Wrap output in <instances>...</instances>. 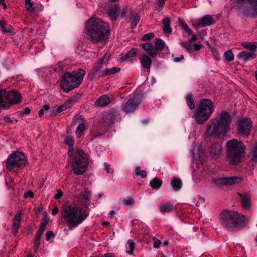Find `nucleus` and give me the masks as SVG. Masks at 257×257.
Instances as JSON below:
<instances>
[{"label":"nucleus","mask_w":257,"mask_h":257,"mask_svg":"<svg viewBox=\"0 0 257 257\" xmlns=\"http://www.w3.org/2000/svg\"><path fill=\"white\" fill-rule=\"evenodd\" d=\"M110 31L109 24L95 16L91 17L86 21V39L93 44L105 42Z\"/></svg>","instance_id":"obj_1"},{"label":"nucleus","mask_w":257,"mask_h":257,"mask_svg":"<svg viewBox=\"0 0 257 257\" xmlns=\"http://www.w3.org/2000/svg\"><path fill=\"white\" fill-rule=\"evenodd\" d=\"M61 215L69 229L71 230L84 221L89 214L85 210L77 205H69L63 207Z\"/></svg>","instance_id":"obj_2"},{"label":"nucleus","mask_w":257,"mask_h":257,"mask_svg":"<svg viewBox=\"0 0 257 257\" xmlns=\"http://www.w3.org/2000/svg\"><path fill=\"white\" fill-rule=\"evenodd\" d=\"M231 119L228 112L221 111L219 117L212 120L211 125H207L206 135L211 137L224 136L230 128Z\"/></svg>","instance_id":"obj_3"},{"label":"nucleus","mask_w":257,"mask_h":257,"mask_svg":"<svg viewBox=\"0 0 257 257\" xmlns=\"http://www.w3.org/2000/svg\"><path fill=\"white\" fill-rule=\"evenodd\" d=\"M246 217L236 211L224 210L220 215L221 225L227 230L235 231L245 225Z\"/></svg>","instance_id":"obj_4"},{"label":"nucleus","mask_w":257,"mask_h":257,"mask_svg":"<svg viewBox=\"0 0 257 257\" xmlns=\"http://www.w3.org/2000/svg\"><path fill=\"white\" fill-rule=\"evenodd\" d=\"M86 71L83 69H78L72 72H66L61 81V87L64 92H69L78 87L83 81Z\"/></svg>","instance_id":"obj_5"},{"label":"nucleus","mask_w":257,"mask_h":257,"mask_svg":"<svg viewBox=\"0 0 257 257\" xmlns=\"http://www.w3.org/2000/svg\"><path fill=\"white\" fill-rule=\"evenodd\" d=\"M226 148L227 160L231 164H237L244 156L245 145L242 142L232 139L226 143Z\"/></svg>","instance_id":"obj_6"},{"label":"nucleus","mask_w":257,"mask_h":257,"mask_svg":"<svg viewBox=\"0 0 257 257\" xmlns=\"http://www.w3.org/2000/svg\"><path fill=\"white\" fill-rule=\"evenodd\" d=\"M214 108V104L210 99H201L198 107L193 111V118L196 123L202 124L206 122L211 115Z\"/></svg>","instance_id":"obj_7"},{"label":"nucleus","mask_w":257,"mask_h":257,"mask_svg":"<svg viewBox=\"0 0 257 257\" xmlns=\"http://www.w3.org/2000/svg\"><path fill=\"white\" fill-rule=\"evenodd\" d=\"M27 164L26 155L21 152L16 151L9 155L6 161V168L10 172H16L24 168Z\"/></svg>","instance_id":"obj_8"},{"label":"nucleus","mask_w":257,"mask_h":257,"mask_svg":"<svg viewBox=\"0 0 257 257\" xmlns=\"http://www.w3.org/2000/svg\"><path fill=\"white\" fill-rule=\"evenodd\" d=\"M72 167L74 173L77 175L83 174L88 165V159L86 154L81 149H77L73 158Z\"/></svg>","instance_id":"obj_9"},{"label":"nucleus","mask_w":257,"mask_h":257,"mask_svg":"<svg viewBox=\"0 0 257 257\" xmlns=\"http://www.w3.org/2000/svg\"><path fill=\"white\" fill-rule=\"evenodd\" d=\"M237 7L244 15L253 17L257 15V0H237Z\"/></svg>","instance_id":"obj_10"},{"label":"nucleus","mask_w":257,"mask_h":257,"mask_svg":"<svg viewBox=\"0 0 257 257\" xmlns=\"http://www.w3.org/2000/svg\"><path fill=\"white\" fill-rule=\"evenodd\" d=\"M252 127V122L250 119H240L237 123V132L241 136L248 137L250 134Z\"/></svg>","instance_id":"obj_11"},{"label":"nucleus","mask_w":257,"mask_h":257,"mask_svg":"<svg viewBox=\"0 0 257 257\" xmlns=\"http://www.w3.org/2000/svg\"><path fill=\"white\" fill-rule=\"evenodd\" d=\"M142 101V96L136 94L122 105V109L126 113H132L138 108Z\"/></svg>","instance_id":"obj_12"},{"label":"nucleus","mask_w":257,"mask_h":257,"mask_svg":"<svg viewBox=\"0 0 257 257\" xmlns=\"http://www.w3.org/2000/svg\"><path fill=\"white\" fill-rule=\"evenodd\" d=\"M214 184L219 187L223 186H231L240 183L242 179L241 177L233 176L231 177H216L213 178Z\"/></svg>","instance_id":"obj_13"},{"label":"nucleus","mask_w":257,"mask_h":257,"mask_svg":"<svg viewBox=\"0 0 257 257\" xmlns=\"http://www.w3.org/2000/svg\"><path fill=\"white\" fill-rule=\"evenodd\" d=\"M5 99L9 108L11 105L19 103L21 101V96L17 91L14 89L8 92L6 91Z\"/></svg>","instance_id":"obj_14"},{"label":"nucleus","mask_w":257,"mask_h":257,"mask_svg":"<svg viewBox=\"0 0 257 257\" xmlns=\"http://www.w3.org/2000/svg\"><path fill=\"white\" fill-rule=\"evenodd\" d=\"M215 21L211 15H207L195 21L194 25L197 27H206L213 25Z\"/></svg>","instance_id":"obj_15"},{"label":"nucleus","mask_w":257,"mask_h":257,"mask_svg":"<svg viewBox=\"0 0 257 257\" xmlns=\"http://www.w3.org/2000/svg\"><path fill=\"white\" fill-rule=\"evenodd\" d=\"M104 64V63L99 60L94 64L93 68L89 73L91 80L94 79L96 78L101 77V70L102 68L103 65Z\"/></svg>","instance_id":"obj_16"},{"label":"nucleus","mask_w":257,"mask_h":257,"mask_svg":"<svg viewBox=\"0 0 257 257\" xmlns=\"http://www.w3.org/2000/svg\"><path fill=\"white\" fill-rule=\"evenodd\" d=\"M22 210H19L13 219L11 233L13 235H16L18 232L21 225V220L22 218Z\"/></svg>","instance_id":"obj_17"},{"label":"nucleus","mask_w":257,"mask_h":257,"mask_svg":"<svg viewBox=\"0 0 257 257\" xmlns=\"http://www.w3.org/2000/svg\"><path fill=\"white\" fill-rule=\"evenodd\" d=\"M119 6L115 4L109 6L107 10L106 13L112 21H115L119 16Z\"/></svg>","instance_id":"obj_18"},{"label":"nucleus","mask_w":257,"mask_h":257,"mask_svg":"<svg viewBox=\"0 0 257 257\" xmlns=\"http://www.w3.org/2000/svg\"><path fill=\"white\" fill-rule=\"evenodd\" d=\"M76 101L74 99H71L67 100L63 104L58 106L55 110H53L51 112V116H56L57 114L66 110L67 109L70 108L72 106Z\"/></svg>","instance_id":"obj_19"},{"label":"nucleus","mask_w":257,"mask_h":257,"mask_svg":"<svg viewBox=\"0 0 257 257\" xmlns=\"http://www.w3.org/2000/svg\"><path fill=\"white\" fill-rule=\"evenodd\" d=\"M160 212L163 214L168 213L176 210V207L171 202L162 203L159 206Z\"/></svg>","instance_id":"obj_20"},{"label":"nucleus","mask_w":257,"mask_h":257,"mask_svg":"<svg viewBox=\"0 0 257 257\" xmlns=\"http://www.w3.org/2000/svg\"><path fill=\"white\" fill-rule=\"evenodd\" d=\"M75 123H79L76 130V135L77 138H80L82 136L83 131L86 128L85 119L83 116H79L76 119Z\"/></svg>","instance_id":"obj_21"},{"label":"nucleus","mask_w":257,"mask_h":257,"mask_svg":"<svg viewBox=\"0 0 257 257\" xmlns=\"http://www.w3.org/2000/svg\"><path fill=\"white\" fill-rule=\"evenodd\" d=\"M256 55L253 52H247L245 51H242L237 55V58L244 61H248L253 60L256 58Z\"/></svg>","instance_id":"obj_22"},{"label":"nucleus","mask_w":257,"mask_h":257,"mask_svg":"<svg viewBox=\"0 0 257 257\" xmlns=\"http://www.w3.org/2000/svg\"><path fill=\"white\" fill-rule=\"evenodd\" d=\"M143 49L146 51L148 55L154 58L156 56V53L154 49V46L151 43L147 42L141 45Z\"/></svg>","instance_id":"obj_23"},{"label":"nucleus","mask_w":257,"mask_h":257,"mask_svg":"<svg viewBox=\"0 0 257 257\" xmlns=\"http://www.w3.org/2000/svg\"><path fill=\"white\" fill-rule=\"evenodd\" d=\"M140 61L143 68L150 69L152 65V60L149 55L143 54L140 58Z\"/></svg>","instance_id":"obj_24"},{"label":"nucleus","mask_w":257,"mask_h":257,"mask_svg":"<svg viewBox=\"0 0 257 257\" xmlns=\"http://www.w3.org/2000/svg\"><path fill=\"white\" fill-rule=\"evenodd\" d=\"M237 194L241 198V202L242 207L244 209H248L250 207V199L248 195L238 193Z\"/></svg>","instance_id":"obj_25"},{"label":"nucleus","mask_w":257,"mask_h":257,"mask_svg":"<svg viewBox=\"0 0 257 257\" xmlns=\"http://www.w3.org/2000/svg\"><path fill=\"white\" fill-rule=\"evenodd\" d=\"M222 152L221 145L219 143H214L210 148V153L212 156L219 155Z\"/></svg>","instance_id":"obj_26"},{"label":"nucleus","mask_w":257,"mask_h":257,"mask_svg":"<svg viewBox=\"0 0 257 257\" xmlns=\"http://www.w3.org/2000/svg\"><path fill=\"white\" fill-rule=\"evenodd\" d=\"M110 102V98L107 95L101 96L96 101V103L99 106L104 107L108 105Z\"/></svg>","instance_id":"obj_27"},{"label":"nucleus","mask_w":257,"mask_h":257,"mask_svg":"<svg viewBox=\"0 0 257 257\" xmlns=\"http://www.w3.org/2000/svg\"><path fill=\"white\" fill-rule=\"evenodd\" d=\"M163 27L162 29L163 32L165 33H171L172 32V28L171 27V21L169 17H165L162 20Z\"/></svg>","instance_id":"obj_28"},{"label":"nucleus","mask_w":257,"mask_h":257,"mask_svg":"<svg viewBox=\"0 0 257 257\" xmlns=\"http://www.w3.org/2000/svg\"><path fill=\"white\" fill-rule=\"evenodd\" d=\"M140 21V16L136 12H132L129 22L131 23V28H135Z\"/></svg>","instance_id":"obj_29"},{"label":"nucleus","mask_w":257,"mask_h":257,"mask_svg":"<svg viewBox=\"0 0 257 257\" xmlns=\"http://www.w3.org/2000/svg\"><path fill=\"white\" fill-rule=\"evenodd\" d=\"M119 67H113L111 68L105 69L101 73V77H104L106 76L114 74L119 72L120 71Z\"/></svg>","instance_id":"obj_30"},{"label":"nucleus","mask_w":257,"mask_h":257,"mask_svg":"<svg viewBox=\"0 0 257 257\" xmlns=\"http://www.w3.org/2000/svg\"><path fill=\"white\" fill-rule=\"evenodd\" d=\"M171 185L175 191H178L182 188V183L180 178L174 177L171 181Z\"/></svg>","instance_id":"obj_31"},{"label":"nucleus","mask_w":257,"mask_h":257,"mask_svg":"<svg viewBox=\"0 0 257 257\" xmlns=\"http://www.w3.org/2000/svg\"><path fill=\"white\" fill-rule=\"evenodd\" d=\"M165 42L164 41L160 39L157 38L155 41V45L154 46V49L156 51V54H157L158 51H161L165 47Z\"/></svg>","instance_id":"obj_32"},{"label":"nucleus","mask_w":257,"mask_h":257,"mask_svg":"<svg viewBox=\"0 0 257 257\" xmlns=\"http://www.w3.org/2000/svg\"><path fill=\"white\" fill-rule=\"evenodd\" d=\"M162 181L157 177L154 178L150 182V185L153 189L158 190L162 185Z\"/></svg>","instance_id":"obj_33"},{"label":"nucleus","mask_w":257,"mask_h":257,"mask_svg":"<svg viewBox=\"0 0 257 257\" xmlns=\"http://www.w3.org/2000/svg\"><path fill=\"white\" fill-rule=\"evenodd\" d=\"M6 90H0V107L4 109L9 108V104L5 100Z\"/></svg>","instance_id":"obj_34"},{"label":"nucleus","mask_w":257,"mask_h":257,"mask_svg":"<svg viewBox=\"0 0 257 257\" xmlns=\"http://www.w3.org/2000/svg\"><path fill=\"white\" fill-rule=\"evenodd\" d=\"M137 53V49L135 48H132L125 55L121 57V61L124 62L129 58H133Z\"/></svg>","instance_id":"obj_35"},{"label":"nucleus","mask_w":257,"mask_h":257,"mask_svg":"<svg viewBox=\"0 0 257 257\" xmlns=\"http://www.w3.org/2000/svg\"><path fill=\"white\" fill-rule=\"evenodd\" d=\"M178 22L179 25L181 27V29L184 30L188 34H191L192 33V31L189 28L187 24L184 22V21L181 18H178Z\"/></svg>","instance_id":"obj_36"},{"label":"nucleus","mask_w":257,"mask_h":257,"mask_svg":"<svg viewBox=\"0 0 257 257\" xmlns=\"http://www.w3.org/2000/svg\"><path fill=\"white\" fill-rule=\"evenodd\" d=\"M186 103L190 109H193L195 108V103L193 100V95L192 94H188L186 97Z\"/></svg>","instance_id":"obj_37"},{"label":"nucleus","mask_w":257,"mask_h":257,"mask_svg":"<svg viewBox=\"0 0 257 257\" xmlns=\"http://www.w3.org/2000/svg\"><path fill=\"white\" fill-rule=\"evenodd\" d=\"M25 5L27 11L30 13L35 12L34 2H32L31 0H25Z\"/></svg>","instance_id":"obj_38"},{"label":"nucleus","mask_w":257,"mask_h":257,"mask_svg":"<svg viewBox=\"0 0 257 257\" xmlns=\"http://www.w3.org/2000/svg\"><path fill=\"white\" fill-rule=\"evenodd\" d=\"M242 46L247 49L249 50L251 52L255 51L256 49V46L254 44L251 43L250 42H244L242 44Z\"/></svg>","instance_id":"obj_39"},{"label":"nucleus","mask_w":257,"mask_h":257,"mask_svg":"<svg viewBox=\"0 0 257 257\" xmlns=\"http://www.w3.org/2000/svg\"><path fill=\"white\" fill-rule=\"evenodd\" d=\"M48 223V221L47 219L45 218H43V222L40 224L39 228L37 231V232L39 233L40 234H42V233L46 229V227Z\"/></svg>","instance_id":"obj_40"},{"label":"nucleus","mask_w":257,"mask_h":257,"mask_svg":"<svg viewBox=\"0 0 257 257\" xmlns=\"http://www.w3.org/2000/svg\"><path fill=\"white\" fill-rule=\"evenodd\" d=\"M42 234L38 233L36 232L35 234V239L34 240V251H36L37 250L39 245H40V238Z\"/></svg>","instance_id":"obj_41"},{"label":"nucleus","mask_w":257,"mask_h":257,"mask_svg":"<svg viewBox=\"0 0 257 257\" xmlns=\"http://www.w3.org/2000/svg\"><path fill=\"white\" fill-rule=\"evenodd\" d=\"M224 57L225 59L229 62L233 61L234 59V54L231 50H229L225 52Z\"/></svg>","instance_id":"obj_42"},{"label":"nucleus","mask_w":257,"mask_h":257,"mask_svg":"<svg viewBox=\"0 0 257 257\" xmlns=\"http://www.w3.org/2000/svg\"><path fill=\"white\" fill-rule=\"evenodd\" d=\"M140 167H137L135 169V174L136 176H140L142 178H145L147 177V172L145 170H141Z\"/></svg>","instance_id":"obj_43"},{"label":"nucleus","mask_w":257,"mask_h":257,"mask_svg":"<svg viewBox=\"0 0 257 257\" xmlns=\"http://www.w3.org/2000/svg\"><path fill=\"white\" fill-rule=\"evenodd\" d=\"M210 49H211V52L212 53V54H213V56L214 59L217 61L220 60V54H219L218 51L217 50V49L214 47H211Z\"/></svg>","instance_id":"obj_44"},{"label":"nucleus","mask_w":257,"mask_h":257,"mask_svg":"<svg viewBox=\"0 0 257 257\" xmlns=\"http://www.w3.org/2000/svg\"><path fill=\"white\" fill-rule=\"evenodd\" d=\"M251 153L253 156L252 158V161L257 162V142H255L253 147H252Z\"/></svg>","instance_id":"obj_45"},{"label":"nucleus","mask_w":257,"mask_h":257,"mask_svg":"<svg viewBox=\"0 0 257 257\" xmlns=\"http://www.w3.org/2000/svg\"><path fill=\"white\" fill-rule=\"evenodd\" d=\"M180 45L184 48L188 52H190L192 50L191 43L187 41L186 42H182L180 43Z\"/></svg>","instance_id":"obj_46"},{"label":"nucleus","mask_w":257,"mask_h":257,"mask_svg":"<svg viewBox=\"0 0 257 257\" xmlns=\"http://www.w3.org/2000/svg\"><path fill=\"white\" fill-rule=\"evenodd\" d=\"M65 143L70 147L71 148H73L74 144V141L73 137L70 136H67L65 139Z\"/></svg>","instance_id":"obj_47"},{"label":"nucleus","mask_w":257,"mask_h":257,"mask_svg":"<svg viewBox=\"0 0 257 257\" xmlns=\"http://www.w3.org/2000/svg\"><path fill=\"white\" fill-rule=\"evenodd\" d=\"M127 244L128 246V248L130 249L129 250H127L126 252L128 253L129 254H133V251L135 247V243L133 242V241L131 239L128 240L127 241Z\"/></svg>","instance_id":"obj_48"},{"label":"nucleus","mask_w":257,"mask_h":257,"mask_svg":"<svg viewBox=\"0 0 257 257\" xmlns=\"http://www.w3.org/2000/svg\"><path fill=\"white\" fill-rule=\"evenodd\" d=\"M165 1L166 0H157L155 2L156 9L159 11L162 10V8L165 5Z\"/></svg>","instance_id":"obj_49"},{"label":"nucleus","mask_w":257,"mask_h":257,"mask_svg":"<svg viewBox=\"0 0 257 257\" xmlns=\"http://www.w3.org/2000/svg\"><path fill=\"white\" fill-rule=\"evenodd\" d=\"M6 25V22L4 20H0V27L2 29V31L4 33H11L12 30L11 29H6L5 26Z\"/></svg>","instance_id":"obj_50"},{"label":"nucleus","mask_w":257,"mask_h":257,"mask_svg":"<svg viewBox=\"0 0 257 257\" xmlns=\"http://www.w3.org/2000/svg\"><path fill=\"white\" fill-rule=\"evenodd\" d=\"M154 34L153 33H148L144 35L142 37V40L144 41H148L153 38Z\"/></svg>","instance_id":"obj_51"},{"label":"nucleus","mask_w":257,"mask_h":257,"mask_svg":"<svg viewBox=\"0 0 257 257\" xmlns=\"http://www.w3.org/2000/svg\"><path fill=\"white\" fill-rule=\"evenodd\" d=\"M111 54L109 53H106L105 55L103 56V58L100 59L99 60L101 61L104 64L107 63L109 59L110 58Z\"/></svg>","instance_id":"obj_52"},{"label":"nucleus","mask_w":257,"mask_h":257,"mask_svg":"<svg viewBox=\"0 0 257 257\" xmlns=\"http://www.w3.org/2000/svg\"><path fill=\"white\" fill-rule=\"evenodd\" d=\"M153 247L155 248H159L161 244V242L158 239H157L155 237L153 238Z\"/></svg>","instance_id":"obj_53"},{"label":"nucleus","mask_w":257,"mask_h":257,"mask_svg":"<svg viewBox=\"0 0 257 257\" xmlns=\"http://www.w3.org/2000/svg\"><path fill=\"white\" fill-rule=\"evenodd\" d=\"M24 197L25 198H27L28 197L33 198L34 197V193L32 191L28 190L24 193Z\"/></svg>","instance_id":"obj_54"},{"label":"nucleus","mask_w":257,"mask_h":257,"mask_svg":"<svg viewBox=\"0 0 257 257\" xmlns=\"http://www.w3.org/2000/svg\"><path fill=\"white\" fill-rule=\"evenodd\" d=\"M55 234L52 231H49L46 233V239L49 241L51 238L54 237Z\"/></svg>","instance_id":"obj_55"},{"label":"nucleus","mask_w":257,"mask_h":257,"mask_svg":"<svg viewBox=\"0 0 257 257\" xmlns=\"http://www.w3.org/2000/svg\"><path fill=\"white\" fill-rule=\"evenodd\" d=\"M123 202L126 205H133L134 203V200H133V198H129L128 199H125L123 200Z\"/></svg>","instance_id":"obj_56"},{"label":"nucleus","mask_w":257,"mask_h":257,"mask_svg":"<svg viewBox=\"0 0 257 257\" xmlns=\"http://www.w3.org/2000/svg\"><path fill=\"white\" fill-rule=\"evenodd\" d=\"M62 196H63V192H62V191L60 189H59V190H57V193L55 195L54 198L55 199H59Z\"/></svg>","instance_id":"obj_57"},{"label":"nucleus","mask_w":257,"mask_h":257,"mask_svg":"<svg viewBox=\"0 0 257 257\" xmlns=\"http://www.w3.org/2000/svg\"><path fill=\"white\" fill-rule=\"evenodd\" d=\"M128 7L127 6H125L121 13V18H123L127 11Z\"/></svg>","instance_id":"obj_58"},{"label":"nucleus","mask_w":257,"mask_h":257,"mask_svg":"<svg viewBox=\"0 0 257 257\" xmlns=\"http://www.w3.org/2000/svg\"><path fill=\"white\" fill-rule=\"evenodd\" d=\"M194 49L196 51H199L202 47V45L197 43H195L193 45Z\"/></svg>","instance_id":"obj_59"},{"label":"nucleus","mask_w":257,"mask_h":257,"mask_svg":"<svg viewBox=\"0 0 257 257\" xmlns=\"http://www.w3.org/2000/svg\"><path fill=\"white\" fill-rule=\"evenodd\" d=\"M184 56L183 55H181V56L180 57H175L174 58V61L175 62H180V61L184 59Z\"/></svg>","instance_id":"obj_60"},{"label":"nucleus","mask_w":257,"mask_h":257,"mask_svg":"<svg viewBox=\"0 0 257 257\" xmlns=\"http://www.w3.org/2000/svg\"><path fill=\"white\" fill-rule=\"evenodd\" d=\"M58 211L59 210L57 207H54L52 210V214L53 215H56L58 213Z\"/></svg>","instance_id":"obj_61"},{"label":"nucleus","mask_w":257,"mask_h":257,"mask_svg":"<svg viewBox=\"0 0 257 257\" xmlns=\"http://www.w3.org/2000/svg\"><path fill=\"white\" fill-rule=\"evenodd\" d=\"M197 37L195 35H193L190 39H189L188 41H189L191 43L192 42H195L197 40Z\"/></svg>","instance_id":"obj_62"},{"label":"nucleus","mask_w":257,"mask_h":257,"mask_svg":"<svg viewBox=\"0 0 257 257\" xmlns=\"http://www.w3.org/2000/svg\"><path fill=\"white\" fill-rule=\"evenodd\" d=\"M30 111H31V110L29 108L26 107L23 111V114H28L30 113Z\"/></svg>","instance_id":"obj_63"},{"label":"nucleus","mask_w":257,"mask_h":257,"mask_svg":"<svg viewBox=\"0 0 257 257\" xmlns=\"http://www.w3.org/2000/svg\"><path fill=\"white\" fill-rule=\"evenodd\" d=\"M104 167H105V170L107 171V172L108 173H110V171H109L110 165L108 163H105L104 164Z\"/></svg>","instance_id":"obj_64"}]
</instances>
